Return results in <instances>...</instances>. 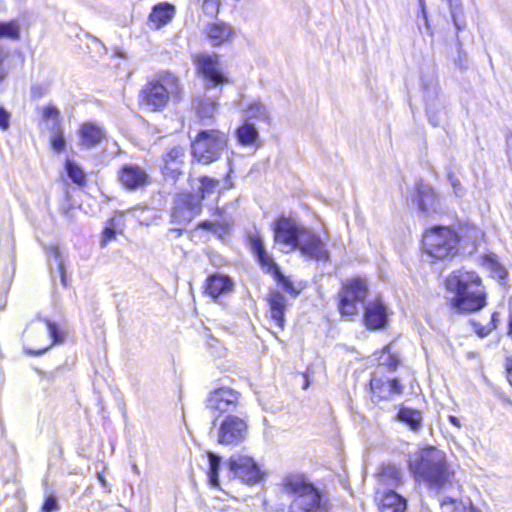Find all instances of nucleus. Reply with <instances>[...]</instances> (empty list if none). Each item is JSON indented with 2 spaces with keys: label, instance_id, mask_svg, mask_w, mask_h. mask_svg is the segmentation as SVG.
Here are the masks:
<instances>
[{
  "label": "nucleus",
  "instance_id": "obj_12",
  "mask_svg": "<svg viewBox=\"0 0 512 512\" xmlns=\"http://www.w3.org/2000/svg\"><path fill=\"white\" fill-rule=\"evenodd\" d=\"M229 469L235 477L247 484L259 482L263 473L253 458L245 455H233L229 459Z\"/></svg>",
  "mask_w": 512,
  "mask_h": 512
},
{
  "label": "nucleus",
  "instance_id": "obj_56",
  "mask_svg": "<svg viewBox=\"0 0 512 512\" xmlns=\"http://www.w3.org/2000/svg\"><path fill=\"white\" fill-rule=\"evenodd\" d=\"M497 275H498L500 280H504L506 278V276H507V272L503 268H499L497 270Z\"/></svg>",
  "mask_w": 512,
  "mask_h": 512
},
{
  "label": "nucleus",
  "instance_id": "obj_51",
  "mask_svg": "<svg viewBox=\"0 0 512 512\" xmlns=\"http://www.w3.org/2000/svg\"><path fill=\"white\" fill-rule=\"evenodd\" d=\"M7 57L8 53L2 47H0V83L3 82L8 76V71L4 66V61L7 59Z\"/></svg>",
  "mask_w": 512,
  "mask_h": 512
},
{
  "label": "nucleus",
  "instance_id": "obj_50",
  "mask_svg": "<svg viewBox=\"0 0 512 512\" xmlns=\"http://www.w3.org/2000/svg\"><path fill=\"white\" fill-rule=\"evenodd\" d=\"M116 230L113 225L107 226L103 231V236L101 240V245L105 246L109 241L115 239Z\"/></svg>",
  "mask_w": 512,
  "mask_h": 512
},
{
  "label": "nucleus",
  "instance_id": "obj_35",
  "mask_svg": "<svg viewBox=\"0 0 512 512\" xmlns=\"http://www.w3.org/2000/svg\"><path fill=\"white\" fill-rule=\"evenodd\" d=\"M218 107V103L216 100L211 98H204L199 100L196 110L199 118L202 121L210 120L213 118Z\"/></svg>",
  "mask_w": 512,
  "mask_h": 512
},
{
  "label": "nucleus",
  "instance_id": "obj_53",
  "mask_svg": "<svg viewBox=\"0 0 512 512\" xmlns=\"http://www.w3.org/2000/svg\"><path fill=\"white\" fill-rule=\"evenodd\" d=\"M505 370L507 380L512 385V357L506 359Z\"/></svg>",
  "mask_w": 512,
  "mask_h": 512
},
{
  "label": "nucleus",
  "instance_id": "obj_4",
  "mask_svg": "<svg viewBox=\"0 0 512 512\" xmlns=\"http://www.w3.org/2000/svg\"><path fill=\"white\" fill-rule=\"evenodd\" d=\"M182 93L179 78L166 72L161 74L157 80L150 81L143 86L139 94V101L150 111H161L168 105L171 98L179 101Z\"/></svg>",
  "mask_w": 512,
  "mask_h": 512
},
{
  "label": "nucleus",
  "instance_id": "obj_5",
  "mask_svg": "<svg viewBox=\"0 0 512 512\" xmlns=\"http://www.w3.org/2000/svg\"><path fill=\"white\" fill-rule=\"evenodd\" d=\"M459 241L457 232L446 226H434L423 235L425 252L439 260L455 256L458 252Z\"/></svg>",
  "mask_w": 512,
  "mask_h": 512
},
{
  "label": "nucleus",
  "instance_id": "obj_54",
  "mask_svg": "<svg viewBox=\"0 0 512 512\" xmlns=\"http://www.w3.org/2000/svg\"><path fill=\"white\" fill-rule=\"evenodd\" d=\"M496 326L493 325V326H488V327H482L478 330H476L477 334L480 336V337H485L487 336L493 329H495Z\"/></svg>",
  "mask_w": 512,
  "mask_h": 512
},
{
  "label": "nucleus",
  "instance_id": "obj_61",
  "mask_svg": "<svg viewBox=\"0 0 512 512\" xmlns=\"http://www.w3.org/2000/svg\"><path fill=\"white\" fill-rule=\"evenodd\" d=\"M447 502H448V503H454L455 501H454V499H452V498H450V497H447V498L442 502V504H445V503H447Z\"/></svg>",
  "mask_w": 512,
  "mask_h": 512
},
{
  "label": "nucleus",
  "instance_id": "obj_8",
  "mask_svg": "<svg viewBox=\"0 0 512 512\" xmlns=\"http://www.w3.org/2000/svg\"><path fill=\"white\" fill-rule=\"evenodd\" d=\"M193 63L198 75L203 79L205 89L218 88L229 83V77L217 54H196L193 56Z\"/></svg>",
  "mask_w": 512,
  "mask_h": 512
},
{
  "label": "nucleus",
  "instance_id": "obj_16",
  "mask_svg": "<svg viewBox=\"0 0 512 512\" xmlns=\"http://www.w3.org/2000/svg\"><path fill=\"white\" fill-rule=\"evenodd\" d=\"M195 182L196 183H193L191 187L201 201L214 196L216 197L224 190L230 189L233 186L229 173L224 178V185H221L220 180L210 176H201L197 178Z\"/></svg>",
  "mask_w": 512,
  "mask_h": 512
},
{
  "label": "nucleus",
  "instance_id": "obj_2",
  "mask_svg": "<svg viewBox=\"0 0 512 512\" xmlns=\"http://www.w3.org/2000/svg\"><path fill=\"white\" fill-rule=\"evenodd\" d=\"M409 467L429 488L441 490L451 486L454 471L449 468L446 455L435 447H427L409 460Z\"/></svg>",
  "mask_w": 512,
  "mask_h": 512
},
{
  "label": "nucleus",
  "instance_id": "obj_1",
  "mask_svg": "<svg viewBox=\"0 0 512 512\" xmlns=\"http://www.w3.org/2000/svg\"><path fill=\"white\" fill-rule=\"evenodd\" d=\"M446 289L453 293L452 307L458 312H477L486 305V292L479 275L464 268L453 271L446 279Z\"/></svg>",
  "mask_w": 512,
  "mask_h": 512
},
{
  "label": "nucleus",
  "instance_id": "obj_3",
  "mask_svg": "<svg viewBox=\"0 0 512 512\" xmlns=\"http://www.w3.org/2000/svg\"><path fill=\"white\" fill-rule=\"evenodd\" d=\"M283 491L293 496L289 512H326L322 492L303 474H288L282 480Z\"/></svg>",
  "mask_w": 512,
  "mask_h": 512
},
{
  "label": "nucleus",
  "instance_id": "obj_26",
  "mask_svg": "<svg viewBox=\"0 0 512 512\" xmlns=\"http://www.w3.org/2000/svg\"><path fill=\"white\" fill-rule=\"evenodd\" d=\"M233 283L228 276L213 274L206 280L205 291L212 298L216 299L219 296L232 290Z\"/></svg>",
  "mask_w": 512,
  "mask_h": 512
},
{
  "label": "nucleus",
  "instance_id": "obj_34",
  "mask_svg": "<svg viewBox=\"0 0 512 512\" xmlns=\"http://www.w3.org/2000/svg\"><path fill=\"white\" fill-rule=\"evenodd\" d=\"M49 266L51 269L55 267L63 286H67V277L65 265L63 263L61 253L58 247H52L49 254Z\"/></svg>",
  "mask_w": 512,
  "mask_h": 512
},
{
  "label": "nucleus",
  "instance_id": "obj_60",
  "mask_svg": "<svg viewBox=\"0 0 512 512\" xmlns=\"http://www.w3.org/2000/svg\"><path fill=\"white\" fill-rule=\"evenodd\" d=\"M132 470H133L134 473L140 474V469L137 466V464H135V463L132 465Z\"/></svg>",
  "mask_w": 512,
  "mask_h": 512
},
{
  "label": "nucleus",
  "instance_id": "obj_21",
  "mask_svg": "<svg viewBox=\"0 0 512 512\" xmlns=\"http://www.w3.org/2000/svg\"><path fill=\"white\" fill-rule=\"evenodd\" d=\"M204 33L213 47L230 43L235 36L233 27L223 21L208 23Z\"/></svg>",
  "mask_w": 512,
  "mask_h": 512
},
{
  "label": "nucleus",
  "instance_id": "obj_44",
  "mask_svg": "<svg viewBox=\"0 0 512 512\" xmlns=\"http://www.w3.org/2000/svg\"><path fill=\"white\" fill-rule=\"evenodd\" d=\"M49 92V87L43 83H35L32 84L30 88V96L32 99H40L47 95Z\"/></svg>",
  "mask_w": 512,
  "mask_h": 512
},
{
  "label": "nucleus",
  "instance_id": "obj_19",
  "mask_svg": "<svg viewBox=\"0 0 512 512\" xmlns=\"http://www.w3.org/2000/svg\"><path fill=\"white\" fill-rule=\"evenodd\" d=\"M185 148L176 145L167 150V152L163 155V173L165 176H168L174 180H176L179 175L182 174V168L185 163Z\"/></svg>",
  "mask_w": 512,
  "mask_h": 512
},
{
  "label": "nucleus",
  "instance_id": "obj_25",
  "mask_svg": "<svg viewBox=\"0 0 512 512\" xmlns=\"http://www.w3.org/2000/svg\"><path fill=\"white\" fill-rule=\"evenodd\" d=\"M174 14V5L167 2L159 3L152 8L148 18V23L151 27L160 29L173 19Z\"/></svg>",
  "mask_w": 512,
  "mask_h": 512
},
{
  "label": "nucleus",
  "instance_id": "obj_13",
  "mask_svg": "<svg viewBox=\"0 0 512 512\" xmlns=\"http://www.w3.org/2000/svg\"><path fill=\"white\" fill-rule=\"evenodd\" d=\"M120 184L129 191L141 189L150 183V177L147 171L132 163L121 166L117 174Z\"/></svg>",
  "mask_w": 512,
  "mask_h": 512
},
{
  "label": "nucleus",
  "instance_id": "obj_17",
  "mask_svg": "<svg viewBox=\"0 0 512 512\" xmlns=\"http://www.w3.org/2000/svg\"><path fill=\"white\" fill-rule=\"evenodd\" d=\"M81 149L91 150L99 147L106 140V131L94 122L83 123L78 130Z\"/></svg>",
  "mask_w": 512,
  "mask_h": 512
},
{
  "label": "nucleus",
  "instance_id": "obj_49",
  "mask_svg": "<svg viewBox=\"0 0 512 512\" xmlns=\"http://www.w3.org/2000/svg\"><path fill=\"white\" fill-rule=\"evenodd\" d=\"M11 114L0 105V129L6 131L10 127Z\"/></svg>",
  "mask_w": 512,
  "mask_h": 512
},
{
  "label": "nucleus",
  "instance_id": "obj_14",
  "mask_svg": "<svg viewBox=\"0 0 512 512\" xmlns=\"http://www.w3.org/2000/svg\"><path fill=\"white\" fill-rule=\"evenodd\" d=\"M371 400L374 403L392 400L395 395H401L403 386L397 378L378 377L375 374L370 379Z\"/></svg>",
  "mask_w": 512,
  "mask_h": 512
},
{
  "label": "nucleus",
  "instance_id": "obj_20",
  "mask_svg": "<svg viewBox=\"0 0 512 512\" xmlns=\"http://www.w3.org/2000/svg\"><path fill=\"white\" fill-rule=\"evenodd\" d=\"M375 499L380 512H406L407 500L393 489L376 491Z\"/></svg>",
  "mask_w": 512,
  "mask_h": 512
},
{
  "label": "nucleus",
  "instance_id": "obj_55",
  "mask_svg": "<svg viewBox=\"0 0 512 512\" xmlns=\"http://www.w3.org/2000/svg\"><path fill=\"white\" fill-rule=\"evenodd\" d=\"M448 419H449V422L451 424H453L454 426H456V427H460L461 426L460 420L456 416L450 415L448 417Z\"/></svg>",
  "mask_w": 512,
  "mask_h": 512
},
{
  "label": "nucleus",
  "instance_id": "obj_27",
  "mask_svg": "<svg viewBox=\"0 0 512 512\" xmlns=\"http://www.w3.org/2000/svg\"><path fill=\"white\" fill-rule=\"evenodd\" d=\"M36 319L45 323V325L47 326L49 336L52 339V343L48 347L37 350V351H29V353L31 355H42L53 345L63 343L65 341V338H66L68 332L66 329L60 327L56 322H53V321L49 320L48 318L41 317L40 314H38L36 316Z\"/></svg>",
  "mask_w": 512,
  "mask_h": 512
},
{
  "label": "nucleus",
  "instance_id": "obj_15",
  "mask_svg": "<svg viewBox=\"0 0 512 512\" xmlns=\"http://www.w3.org/2000/svg\"><path fill=\"white\" fill-rule=\"evenodd\" d=\"M296 249H299L303 255L317 261L325 262L329 259V252L326 249V244L318 234L307 228L302 232L300 242Z\"/></svg>",
  "mask_w": 512,
  "mask_h": 512
},
{
  "label": "nucleus",
  "instance_id": "obj_45",
  "mask_svg": "<svg viewBox=\"0 0 512 512\" xmlns=\"http://www.w3.org/2000/svg\"><path fill=\"white\" fill-rule=\"evenodd\" d=\"M448 180L453 188L454 194L457 197H462L465 195V188L453 173H448Z\"/></svg>",
  "mask_w": 512,
  "mask_h": 512
},
{
  "label": "nucleus",
  "instance_id": "obj_48",
  "mask_svg": "<svg viewBox=\"0 0 512 512\" xmlns=\"http://www.w3.org/2000/svg\"><path fill=\"white\" fill-rule=\"evenodd\" d=\"M220 3L218 0H204L203 10L206 14L217 15L219 12Z\"/></svg>",
  "mask_w": 512,
  "mask_h": 512
},
{
  "label": "nucleus",
  "instance_id": "obj_59",
  "mask_svg": "<svg viewBox=\"0 0 512 512\" xmlns=\"http://www.w3.org/2000/svg\"><path fill=\"white\" fill-rule=\"evenodd\" d=\"M508 329H509V334L512 335V315L509 317Z\"/></svg>",
  "mask_w": 512,
  "mask_h": 512
},
{
  "label": "nucleus",
  "instance_id": "obj_28",
  "mask_svg": "<svg viewBox=\"0 0 512 512\" xmlns=\"http://www.w3.org/2000/svg\"><path fill=\"white\" fill-rule=\"evenodd\" d=\"M241 108L246 117V121L251 119L263 122L266 125L271 124V116L268 108L260 101L253 100L247 106L241 104Z\"/></svg>",
  "mask_w": 512,
  "mask_h": 512
},
{
  "label": "nucleus",
  "instance_id": "obj_37",
  "mask_svg": "<svg viewBox=\"0 0 512 512\" xmlns=\"http://www.w3.org/2000/svg\"><path fill=\"white\" fill-rule=\"evenodd\" d=\"M0 38L17 40L20 38V25L17 20L0 22Z\"/></svg>",
  "mask_w": 512,
  "mask_h": 512
},
{
  "label": "nucleus",
  "instance_id": "obj_18",
  "mask_svg": "<svg viewBox=\"0 0 512 512\" xmlns=\"http://www.w3.org/2000/svg\"><path fill=\"white\" fill-rule=\"evenodd\" d=\"M250 248L261 268L268 274L274 275L280 267L267 252L262 237L258 234L248 236Z\"/></svg>",
  "mask_w": 512,
  "mask_h": 512
},
{
  "label": "nucleus",
  "instance_id": "obj_33",
  "mask_svg": "<svg viewBox=\"0 0 512 512\" xmlns=\"http://www.w3.org/2000/svg\"><path fill=\"white\" fill-rule=\"evenodd\" d=\"M197 215L193 212L189 211V209H185L181 207L177 203H173L170 222L172 224L185 226L189 224Z\"/></svg>",
  "mask_w": 512,
  "mask_h": 512
},
{
  "label": "nucleus",
  "instance_id": "obj_7",
  "mask_svg": "<svg viewBox=\"0 0 512 512\" xmlns=\"http://www.w3.org/2000/svg\"><path fill=\"white\" fill-rule=\"evenodd\" d=\"M368 282L365 278L347 279L338 293V309L342 316L352 317L358 314L359 305H363L368 296Z\"/></svg>",
  "mask_w": 512,
  "mask_h": 512
},
{
  "label": "nucleus",
  "instance_id": "obj_6",
  "mask_svg": "<svg viewBox=\"0 0 512 512\" xmlns=\"http://www.w3.org/2000/svg\"><path fill=\"white\" fill-rule=\"evenodd\" d=\"M228 137L219 130H201L192 142L193 157L201 164L217 161L227 147Z\"/></svg>",
  "mask_w": 512,
  "mask_h": 512
},
{
  "label": "nucleus",
  "instance_id": "obj_22",
  "mask_svg": "<svg viewBox=\"0 0 512 512\" xmlns=\"http://www.w3.org/2000/svg\"><path fill=\"white\" fill-rule=\"evenodd\" d=\"M387 307L377 299L364 307V322L369 329H382L387 323Z\"/></svg>",
  "mask_w": 512,
  "mask_h": 512
},
{
  "label": "nucleus",
  "instance_id": "obj_30",
  "mask_svg": "<svg viewBox=\"0 0 512 512\" xmlns=\"http://www.w3.org/2000/svg\"><path fill=\"white\" fill-rule=\"evenodd\" d=\"M174 202L185 209H189V211L196 215H199L202 211V201L193 190L191 192L177 194L174 198Z\"/></svg>",
  "mask_w": 512,
  "mask_h": 512
},
{
  "label": "nucleus",
  "instance_id": "obj_46",
  "mask_svg": "<svg viewBox=\"0 0 512 512\" xmlns=\"http://www.w3.org/2000/svg\"><path fill=\"white\" fill-rule=\"evenodd\" d=\"M59 510L58 499L54 495H48L43 503V512H55Z\"/></svg>",
  "mask_w": 512,
  "mask_h": 512
},
{
  "label": "nucleus",
  "instance_id": "obj_23",
  "mask_svg": "<svg viewBox=\"0 0 512 512\" xmlns=\"http://www.w3.org/2000/svg\"><path fill=\"white\" fill-rule=\"evenodd\" d=\"M267 302L272 319L280 329H283L285 324L284 314L288 306L287 298L278 290H270L267 295Z\"/></svg>",
  "mask_w": 512,
  "mask_h": 512
},
{
  "label": "nucleus",
  "instance_id": "obj_42",
  "mask_svg": "<svg viewBox=\"0 0 512 512\" xmlns=\"http://www.w3.org/2000/svg\"><path fill=\"white\" fill-rule=\"evenodd\" d=\"M43 119L52 122L50 129L61 127L60 111L54 105H48L43 109Z\"/></svg>",
  "mask_w": 512,
  "mask_h": 512
},
{
  "label": "nucleus",
  "instance_id": "obj_32",
  "mask_svg": "<svg viewBox=\"0 0 512 512\" xmlns=\"http://www.w3.org/2000/svg\"><path fill=\"white\" fill-rule=\"evenodd\" d=\"M236 136L241 145L248 146L254 144L259 138V132L255 125L245 121L237 130Z\"/></svg>",
  "mask_w": 512,
  "mask_h": 512
},
{
  "label": "nucleus",
  "instance_id": "obj_38",
  "mask_svg": "<svg viewBox=\"0 0 512 512\" xmlns=\"http://www.w3.org/2000/svg\"><path fill=\"white\" fill-rule=\"evenodd\" d=\"M197 229L209 231L218 237H222L227 233V223H214L213 220H204L197 224Z\"/></svg>",
  "mask_w": 512,
  "mask_h": 512
},
{
  "label": "nucleus",
  "instance_id": "obj_36",
  "mask_svg": "<svg viewBox=\"0 0 512 512\" xmlns=\"http://www.w3.org/2000/svg\"><path fill=\"white\" fill-rule=\"evenodd\" d=\"M221 457L213 452H208V481L212 487H219V469L221 465Z\"/></svg>",
  "mask_w": 512,
  "mask_h": 512
},
{
  "label": "nucleus",
  "instance_id": "obj_62",
  "mask_svg": "<svg viewBox=\"0 0 512 512\" xmlns=\"http://www.w3.org/2000/svg\"><path fill=\"white\" fill-rule=\"evenodd\" d=\"M173 231H177L179 235L182 233V229H178V228L173 229Z\"/></svg>",
  "mask_w": 512,
  "mask_h": 512
},
{
  "label": "nucleus",
  "instance_id": "obj_31",
  "mask_svg": "<svg viewBox=\"0 0 512 512\" xmlns=\"http://www.w3.org/2000/svg\"><path fill=\"white\" fill-rule=\"evenodd\" d=\"M396 417L413 431H418L422 426V415L418 410L401 407Z\"/></svg>",
  "mask_w": 512,
  "mask_h": 512
},
{
  "label": "nucleus",
  "instance_id": "obj_43",
  "mask_svg": "<svg viewBox=\"0 0 512 512\" xmlns=\"http://www.w3.org/2000/svg\"><path fill=\"white\" fill-rule=\"evenodd\" d=\"M433 95L434 97H430V95L427 93L426 95V110H427V114H428V117H429V122L433 125V126H438L439 125V121L438 119L436 118L435 115H433L434 111L437 109V102H438V94L436 92V90L434 89L433 91Z\"/></svg>",
  "mask_w": 512,
  "mask_h": 512
},
{
  "label": "nucleus",
  "instance_id": "obj_58",
  "mask_svg": "<svg viewBox=\"0 0 512 512\" xmlns=\"http://www.w3.org/2000/svg\"><path fill=\"white\" fill-rule=\"evenodd\" d=\"M98 479L103 486H106V479L104 478V476L101 473H98Z\"/></svg>",
  "mask_w": 512,
  "mask_h": 512
},
{
  "label": "nucleus",
  "instance_id": "obj_9",
  "mask_svg": "<svg viewBox=\"0 0 512 512\" xmlns=\"http://www.w3.org/2000/svg\"><path fill=\"white\" fill-rule=\"evenodd\" d=\"M240 394L227 387H221L209 393L205 404L206 408L215 414L212 422L213 427H216L217 419L223 414H232L236 412L240 406Z\"/></svg>",
  "mask_w": 512,
  "mask_h": 512
},
{
  "label": "nucleus",
  "instance_id": "obj_41",
  "mask_svg": "<svg viewBox=\"0 0 512 512\" xmlns=\"http://www.w3.org/2000/svg\"><path fill=\"white\" fill-rule=\"evenodd\" d=\"M50 144L55 152H62L66 147V140L61 127L51 129Z\"/></svg>",
  "mask_w": 512,
  "mask_h": 512
},
{
  "label": "nucleus",
  "instance_id": "obj_57",
  "mask_svg": "<svg viewBox=\"0 0 512 512\" xmlns=\"http://www.w3.org/2000/svg\"><path fill=\"white\" fill-rule=\"evenodd\" d=\"M499 314L497 312H494L491 317L492 326H496V321H498Z\"/></svg>",
  "mask_w": 512,
  "mask_h": 512
},
{
  "label": "nucleus",
  "instance_id": "obj_40",
  "mask_svg": "<svg viewBox=\"0 0 512 512\" xmlns=\"http://www.w3.org/2000/svg\"><path fill=\"white\" fill-rule=\"evenodd\" d=\"M279 285H281L284 292L288 293L292 297H297L300 293V289H297L293 282L285 276L279 269L274 275H272Z\"/></svg>",
  "mask_w": 512,
  "mask_h": 512
},
{
  "label": "nucleus",
  "instance_id": "obj_47",
  "mask_svg": "<svg viewBox=\"0 0 512 512\" xmlns=\"http://www.w3.org/2000/svg\"><path fill=\"white\" fill-rule=\"evenodd\" d=\"M212 220L214 223H219V224L222 222L227 223V231L229 230V228L232 226V223H233L231 217L226 215L225 212L220 208H217L215 210V212L213 213Z\"/></svg>",
  "mask_w": 512,
  "mask_h": 512
},
{
  "label": "nucleus",
  "instance_id": "obj_63",
  "mask_svg": "<svg viewBox=\"0 0 512 512\" xmlns=\"http://www.w3.org/2000/svg\"><path fill=\"white\" fill-rule=\"evenodd\" d=\"M308 386H309V382L306 380V382H305V384H304L303 388H304V389H307V387H308Z\"/></svg>",
  "mask_w": 512,
  "mask_h": 512
},
{
  "label": "nucleus",
  "instance_id": "obj_29",
  "mask_svg": "<svg viewBox=\"0 0 512 512\" xmlns=\"http://www.w3.org/2000/svg\"><path fill=\"white\" fill-rule=\"evenodd\" d=\"M378 483L380 485L393 488L401 482L400 470L392 464H383L377 475Z\"/></svg>",
  "mask_w": 512,
  "mask_h": 512
},
{
  "label": "nucleus",
  "instance_id": "obj_10",
  "mask_svg": "<svg viewBox=\"0 0 512 512\" xmlns=\"http://www.w3.org/2000/svg\"><path fill=\"white\" fill-rule=\"evenodd\" d=\"M248 434L245 416L226 415L217 430V442L221 445H238Z\"/></svg>",
  "mask_w": 512,
  "mask_h": 512
},
{
  "label": "nucleus",
  "instance_id": "obj_39",
  "mask_svg": "<svg viewBox=\"0 0 512 512\" xmlns=\"http://www.w3.org/2000/svg\"><path fill=\"white\" fill-rule=\"evenodd\" d=\"M65 168L69 178L75 184L82 185L86 182V174L76 163L67 161Z\"/></svg>",
  "mask_w": 512,
  "mask_h": 512
},
{
  "label": "nucleus",
  "instance_id": "obj_24",
  "mask_svg": "<svg viewBox=\"0 0 512 512\" xmlns=\"http://www.w3.org/2000/svg\"><path fill=\"white\" fill-rule=\"evenodd\" d=\"M415 201L419 211L422 213L437 211L438 198L433 188L428 184L423 182L417 184Z\"/></svg>",
  "mask_w": 512,
  "mask_h": 512
},
{
  "label": "nucleus",
  "instance_id": "obj_11",
  "mask_svg": "<svg viewBox=\"0 0 512 512\" xmlns=\"http://www.w3.org/2000/svg\"><path fill=\"white\" fill-rule=\"evenodd\" d=\"M305 229L295 220L282 216L275 221L273 226L274 242L282 246L281 251L295 250Z\"/></svg>",
  "mask_w": 512,
  "mask_h": 512
},
{
  "label": "nucleus",
  "instance_id": "obj_52",
  "mask_svg": "<svg viewBox=\"0 0 512 512\" xmlns=\"http://www.w3.org/2000/svg\"><path fill=\"white\" fill-rule=\"evenodd\" d=\"M387 365L389 367V370L394 371L399 365V359L394 355H388L387 359Z\"/></svg>",
  "mask_w": 512,
  "mask_h": 512
}]
</instances>
